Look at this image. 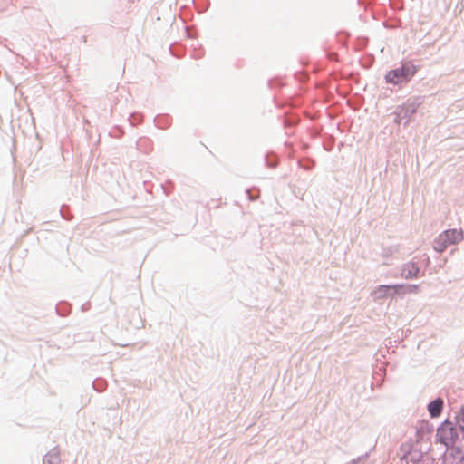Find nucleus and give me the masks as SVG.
<instances>
[{
  "mask_svg": "<svg viewBox=\"0 0 464 464\" xmlns=\"http://www.w3.org/2000/svg\"><path fill=\"white\" fill-rule=\"evenodd\" d=\"M444 234H447L449 239L450 240L451 245H455L463 239L462 231H459L457 229H448L443 231Z\"/></svg>",
  "mask_w": 464,
  "mask_h": 464,
  "instance_id": "11",
  "label": "nucleus"
},
{
  "mask_svg": "<svg viewBox=\"0 0 464 464\" xmlns=\"http://www.w3.org/2000/svg\"><path fill=\"white\" fill-rule=\"evenodd\" d=\"M68 206L63 205L60 209V215L63 218L66 220H71L72 216L68 212Z\"/></svg>",
  "mask_w": 464,
  "mask_h": 464,
  "instance_id": "19",
  "label": "nucleus"
},
{
  "mask_svg": "<svg viewBox=\"0 0 464 464\" xmlns=\"http://www.w3.org/2000/svg\"><path fill=\"white\" fill-rule=\"evenodd\" d=\"M422 459V454L418 451H414L411 453H405L401 458V461L406 460L407 462L410 461L414 464H418Z\"/></svg>",
  "mask_w": 464,
  "mask_h": 464,
  "instance_id": "12",
  "label": "nucleus"
},
{
  "mask_svg": "<svg viewBox=\"0 0 464 464\" xmlns=\"http://www.w3.org/2000/svg\"><path fill=\"white\" fill-rule=\"evenodd\" d=\"M445 422H449L445 427L446 430L451 427L456 435L464 440V405H461L459 410L456 412L454 420L446 419L440 424H444Z\"/></svg>",
  "mask_w": 464,
  "mask_h": 464,
  "instance_id": "4",
  "label": "nucleus"
},
{
  "mask_svg": "<svg viewBox=\"0 0 464 464\" xmlns=\"http://www.w3.org/2000/svg\"><path fill=\"white\" fill-rule=\"evenodd\" d=\"M433 425L428 420H422L417 430L418 434H431L433 432Z\"/></svg>",
  "mask_w": 464,
  "mask_h": 464,
  "instance_id": "15",
  "label": "nucleus"
},
{
  "mask_svg": "<svg viewBox=\"0 0 464 464\" xmlns=\"http://www.w3.org/2000/svg\"><path fill=\"white\" fill-rule=\"evenodd\" d=\"M422 103V97L417 96L407 100L403 104L397 106L399 119L404 120V126H407L412 120L419 106Z\"/></svg>",
  "mask_w": 464,
  "mask_h": 464,
  "instance_id": "3",
  "label": "nucleus"
},
{
  "mask_svg": "<svg viewBox=\"0 0 464 464\" xmlns=\"http://www.w3.org/2000/svg\"><path fill=\"white\" fill-rule=\"evenodd\" d=\"M444 408V401L441 397L430 401L427 405V410L431 419H436L440 416Z\"/></svg>",
  "mask_w": 464,
  "mask_h": 464,
  "instance_id": "6",
  "label": "nucleus"
},
{
  "mask_svg": "<svg viewBox=\"0 0 464 464\" xmlns=\"http://www.w3.org/2000/svg\"><path fill=\"white\" fill-rule=\"evenodd\" d=\"M129 121L131 126H136L143 121V115L139 112H133L130 115Z\"/></svg>",
  "mask_w": 464,
  "mask_h": 464,
  "instance_id": "17",
  "label": "nucleus"
},
{
  "mask_svg": "<svg viewBox=\"0 0 464 464\" xmlns=\"http://www.w3.org/2000/svg\"><path fill=\"white\" fill-rule=\"evenodd\" d=\"M269 85H270V87H272V86H273V85H272V81H269Z\"/></svg>",
  "mask_w": 464,
  "mask_h": 464,
  "instance_id": "25",
  "label": "nucleus"
},
{
  "mask_svg": "<svg viewBox=\"0 0 464 464\" xmlns=\"http://www.w3.org/2000/svg\"><path fill=\"white\" fill-rule=\"evenodd\" d=\"M156 126L160 129H167L170 126V117L169 115H158L154 119Z\"/></svg>",
  "mask_w": 464,
  "mask_h": 464,
  "instance_id": "13",
  "label": "nucleus"
},
{
  "mask_svg": "<svg viewBox=\"0 0 464 464\" xmlns=\"http://www.w3.org/2000/svg\"><path fill=\"white\" fill-rule=\"evenodd\" d=\"M463 464H464V461H463Z\"/></svg>",
  "mask_w": 464,
  "mask_h": 464,
  "instance_id": "26",
  "label": "nucleus"
},
{
  "mask_svg": "<svg viewBox=\"0 0 464 464\" xmlns=\"http://www.w3.org/2000/svg\"><path fill=\"white\" fill-rule=\"evenodd\" d=\"M418 66L412 62H404L397 68L389 71L385 74V81L387 83L399 85L410 82L412 77L417 73Z\"/></svg>",
  "mask_w": 464,
  "mask_h": 464,
  "instance_id": "2",
  "label": "nucleus"
},
{
  "mask_svg": "<svg viewBox=\"0 0 464 464\" xmlns=\"http://www.w3.org/2000/svg\"><path fill=\"white\" fill-rule=\"evenodd\" d=\"M448 237L449 236L447 234L442 232L434 239L433 248L436 252L442 253L449 246L451 245Z\"/></svg>",
  "mask_w": 464,
  "mask_h": 464,
  "instance_id": "8",
  "label": "nucleus"
},
{
  "mask_svg": "<svg viewBox=\"0 0 464 464\" xmlns=\"http://www.w3.org/2000/svg\"><path fill=\"white\" fill-rule=\"evenodd\" d=\"M92 386L94 390L101 392H103L105 389V382L103 380L96 379L92 382Z\"/></svg>",
  "mask_w": 464,
  "mask_h": 464,
  "instance_id": "18",
  "label": "nucleus"
},
{
  "mask_svg": "<svg viewBox=\"0 0 464 464\" xmlns=\"http://www.w3.org/2000/svg\"><path fill=\"white\" fill-rule=\"evenodd\" d=\"M420 275V267L418 264L410 262L403 265L401 268V276L405 279L418 278Z\"/></svg>",
  "mask_w": 464,
  "mask_h": 464,
  "instance_id": "7",
  "label": "nucleus"
},
{
  "mask_svg": "<svg viewBox=\"0 0 464 464\" xmlns=\"http://www.w3.org/2000/svg\"><path fill=\"white\" fill-rule=\"evenodd\" d=\"M419 288L418 285L395 284V293L398 295L405 293H415Z\"/></svg>",
  "mask_w": 464,
  "mask_h": 464,
  "instance_id": "10",
  "label": "nucleus"
},
{
  "mask_svg": "<svg viewBox=\"0 0 464 464\" xmlns=\"http://www.w3.org/2000/svg\"><path fill=\"white\" fill-rule=\"evenodd\" d=\"M395 295V285H381L372 293L373 299L380 300L388 296L393 297Z\"/></svg>",
  "mask_w": 464,
  "mask_h": 464,
  "instance_id": "5",
  "label": "nucleus"
},
{
  "mask_svg": "<svg viewBox=\"0 0 464 464\" xmlns=\"http://www.w3.org/2000/svg\"><path fill=\"white\" fill-rule=\"evenodd\" d=\"M369 457V452L365 453L364 455L358 457L357 459H352L348 464H357L359 461L362 459H366Z\"/></svg>",
  "mask_w": 464,
  "mask_h": 464,
  "instance_id": "21",
  "label": "nucleus"
},
{
  "mask_svg": "<svg viewBox=\"0 0 464 464\" xmlns=\"http://www.w3.org/2000/svg\"><path fill=\"white\" fill-rule=\"evenodd\" d=\"M395 118H394V122L397 123V124H401L402 122V121H404L403 119H399L398 117V111L395 109L394 112H393Z\"/></svg>",
  "mask_w": 464,
  "mask_h": 464,
  "instance_id": "22",
  "label": "nucleus"
},
{
  "mask_svg": "<svg viewBox=\"0 0 464 464\" xmlns=\"http://www.w3.org/2000/svg\"><path fill=\"white\" fill-rule=\"evenodd\" d=\"M449 422L440 424L436 430L435 442L446 447L442 456L443 464H463L464 462V440L458 437L451 427H445Z\"/></svg>",
  "mask_w": 464,
  "mask_h": 464,
  "instance_id": "1",
  "label": "nucleus"
},
{
  "mask_svg": "<svg viewBox=\"0 0 464 464\" xmlns=\"http://www.w3.org/2000/svg\"><path fill=\"white\" fill-rule=\"evenodd\" d=\"M43 464H62L58 447L53 448L43 458Z\"/></svg>",
  "mask_w": 464,
  "mask_h": 464,
  "instance_id": "9",
  "label": "nucleus"
},
{
  "mask_svg": "<svg viewBox=\"0 0 464 464\" xmlns=\"http://www.w3.org/2000/svg\"><path fill=\"white\" fill-rule=\"evenodd\" d=\"M266 166L270 169H274L278 164L277 157L273 153H266L265 156Z\"/></svg>",
  "mask_w": 464,
  "mask_h": 464,
  "instance_id": "16",
  "label": "nucleus"
},
{
  "mask_svg": "<svg viewBox=\"0 0 464 464\" xmlns=\"http://www.w3.org/2000/svg\"><path fill=\"white\" fill-rule=\"evenodd\" d=\"M303 168H304L305 169H309L310 166H303Z\"/></svg>",
  "mask_w": 464,
  "mask_h": 464,
  "instance_id": "24",
  "label": "nucleus"
},
{
  "mask_svg": "<svg viewBox=\"0 0 464 464\" xmlns=\"http://www.w3.org/2000/svg\"><path fill=\"white\" fill-rule=\"evenodd\" d=\"M246 192L247 193L248 198L250 200H255V198L250 194V190L248 188L246 190Z\"/></svg>",
  "mask_w": 464,
  "mask_h": 464,
  "instance_id": "23",
  "label": "nucleus"
},
{
  "mask_svg": "<svg viewBox=\"0 0 464 464\" xmlns=\"http://www.w3.org/2000/svg\"><path fill=\"white\" fill-rule=\"evenodd\" d=\"M162 188L164 190V193L168 196L173 188V183L170 180H169L165 185H162Z\"/></svg>",
  "mask_w": 464,
  "mask_h": 464,
  "instance_id": "20",
  "label": "nucleus"
},
{
  "mask_svg": "<svg viewBox=\"0 0 464 464\" xmlns=\"http://www.w3.org/2000/svg\"><path fill=\"white\" fill-rule=\"evenodd\" d=\"M56 313L59 316H67L71 311V305L67 302H60L55 307Z\"/></svg>",
  "mask_w": 464,
  "mask_h": 464,
  "instance_id": "14",
  "label": "nucleus"
}]
</instances>
